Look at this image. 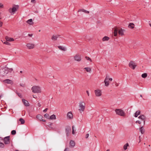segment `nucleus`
<instances>
[{
  "instance_id": "f257e3e1",
  "label": "nucleus",
  "mask_w": 151,
  "mask_h": 151,
  "mask_svg": "<svg viewBox=\"0 0 151 151\" xmlns=\"http://www.w3.org/2000/svg\"><path fill=\"white\" fill-rule=\"evenodd\" d=\"M125 31V30L124 29H123L122 28L119 29L117 27H116L114 28L113 32L114 35L115 36H116L117 35V33L118 32L119 34V35L123 36L124 35V32Z\"/></svg>"
},
{
  "instance_id": "f03ea898",
  "label": "nucleus",
  "mask_w": 151,
  "mask_h": 151,
  "mask_svg": "<svg viewBox=\"0 0 151 151\" xmlns=\"http://www.w3.org/2000/svg\"><path fill=\"white\" fill-rule=\"evenodd\" d=\"M33 92L34 93H40L41 92L40 87L38 86H34L31 88Z\"/></svg>"
},
{
  "instance_id": "7ed1b4c3",
  "label": "nucleus",
  "mask_w": 151,
  "mask_h": 151,
  "mask_svg": "<svg viewBox=\"0 0 151 151\" xmlns=\"http://www.w3.org/2000/svg\"><path fill=\"white\" fill-rule=\"evenodd\" d=\"M79 108H80L78 110L81 113L82 112L84 111L85 108V104L83 101L80 102L79 103Z\"/></svg>"
},
{
  "instance_id": "20e7f679",
  "label": "nucleus",
  "mask_w": 151,
  "mask_h": 151,
  "mask_svg": "<svg viewBox=\"0 0 151 151\" xmlns=\"http://www.w3.org/2000/svg\"><path fill=\"white\" fill-rule=\"evenodd\" d=\"M8 73V71L6 69H2L0 70V77H3L6 76Z\"/></svg>"
},
{
  "instance_id": "39448f33",
  "label": "nucleus",
  "mask_w": 151,
  "mask_h": 151,
  "mask_svg": "<svg viewBox=\"0 0 151 151\" xmlns=\"http://www.w3.org/2000/svg\"><path fill=\"white\" fill-rule=\"evenodd\" d=\"M116 114L122 116H124L125 115V113L123 110L121 109H116L115 110Z\"/></svg>"
},
{
  "instance_id": "423d86ee",
  "label": "nucleus",
  "mask_w": 151,
  "mask_h": 151,
  "mask_svg": "<svg viewBox=\"0 0 151 151\" xmlns=\"http://www.w3.org/2000/svg\"><path fill=\"white\" fill-rule=\"evenodd\" d=\"M65 131L66 136L68 137L71 131V127L69 126H66L65 127Z\"/></svg>"
},
{
  "instance_id": "0eeeda50",
  "label": "nucleus",
  "mask_w": 151,
  "mask_h": 151,
  "mask_svg": "<svg viewBox=\"0 0 151 151\" xmlns=\"http://www.w3.org/2000/svg\"><path fill=\"white\" fill-rule=\"evenodd\" d=\"M10 136H8L5 137L3 140L4 144L6 145L9 144L10 143Z\"/></svg>"
},
{
  "instance_id": "6e6552de",
  "label": "nucleus",
  "mask_w": 151,
  "mask_h": 151,
  "mask_svg": "<svg viewBox=\"0 0 151 151\" xmlns=\"http://www.w3.org/2000/svg\"><path fill=\"white\" fill-rule=\"evenodd\" d=\"M19 8V6L18 5H14V6H13V8L12 9H11V8H10L9 9V11L11 13V12H10V10H12V13H14L16 11H17V9H18Z\"/></svg>"
},
{
  "instance_id": "1a4fd4ad",
  "label": "nucleus",
  "mask_w": 151,
  "mask_h": 151,
  "mask_svg": "<svg viewBox=\"0 0 151 151\" xmlns=\"http://www.w3.org/2000/svg\"><path fill=\"white\" fill-rule=\"evenodd\" d=\"M129 65V67L133 69H134L137 66L136 65L134 64V63L132 61H131L130 62Z\"/></svg>"
},
{
  "instance_id": "9d476101",
  "label": "nucleus",
  "mask_w": 151,
  "mask_h": 151,
  "mask_svg": "<svg viewBox=\"0 0 151 151\" xmlns=\"http://www.w3.org/2000/svg\"><path fill=\"white\" fill-rule=\"evenodd\" d=\"M109 76L107 75H106L104 81V83H105V86H108L109 85V83L108 81Z\"/></svg>"
},
{
  "instance_id": "9b49d317",
  "label": "nucleus",
  "mask_w": 151,
  "mask_h": 151,
  "mask_svg": "<svg viewBox=\"0 0 151 151\" xmlns=\"http://www.w3.org/2000/svg\"><path fill=\"white\" fill-rule=\"evenodd\" d=\"M74 59L75 60L78 62H79L81 60V58L80 55H76L74 57Z\"/></svg>"
},
{
  "instance_id": "f8f14e48",
  "label": "nucleus",
  "mask_w": 151,
  "mask_h": 151,
  "mask_svg": "<svg viewBox=\"0 0 151 151\" xmlns=\"http://www.w3.org/2000/svg\"><path fill=\"white\" fill-rule=\"evenodd\" d=\"M138 118L143 121L144 125L146 117L144 115H141L138 117Z\"/></svg>"
},
{
  "instance_id": "ddd939ff",
  "label": "nucleus",
  "mask_w": 151,
  "mask_h": 151,
  "mask_svg": "<svg viewBox=\"0 0 151 151\" xmlns=\"http://www.w3.org/2000/svg\"><path fill=\"white\" fill-rule=\"evenodd\" d=\"M27 46L29 49L33 48L35 47V45L31 43H28L27 45Z\"/></svg>"
},
{
  "instance_id": "4468645a",
  "label": "nucleus",
  "mask_w": 151,
  "mask_h": 151,
  "mask_svg": "<svg viewBox=\"0 0 151 151\" xmlns=\"http://www.w3.org/2000/svg\"><path fill=\"white\" fill-rule=\"evenodd\" d=\"M95 93L96 96H101V91L99 90H96L95 91Z\"/></svg>"
},
{
  "instance_id": "2eb2a0df",
  "label": "nucleus",
  "mask_w": 151,
  "mask_h": 151,
  "mask_svg": "<svg viewBox=\"0 0 151 151\" xmlns=\"http://www.w3.org/2000/svg\"><path fill=\"white\" fill-rule=\"evenodd\" d=\"M3 82L6 83L8 84H12L13 83V81L11 80H10L9 79H6L4 81H3Z\"/></svg>"
},
{
  "instance_id": "dca6fc26",
  "label": "nucleus",
  "mask_w": 151,
  "mask_h": 151,
  "mask_svg": "<svg viewBox=\"0 0 151 151\" xmlns=\"http://www.w3.org/2000/svg\"><path fill=\"white\" fill-rule=\"evenodd\" d=\"M22 101L24 105L25 106H29V104L28 102L27 101L25 100V99H22Z\"/></svg>"
},
{
  "instance_id": "f3484780",
  "label": "nucleus",
  "mask_w": 151,
  "mask_h": 151,
  "mask_svg": "<svg viewBox=\"0 0 151 151\" xmlns=\"http://www.w3.org/2000/svg\"><path fill=\"white\" fill-rule=\"evenodd\" d=\"M67 116L69 119H71L73 118V115L71 112L70 111L68 113Z\"/></svg>"
},
{
  "instance_id": "a211bd4d",
  "label": "nucleus",
  "mask_w": 151,
  "mask_h": 151,
  "mask_svg": "<svg viewBox=\"0 0 151 151\" xmlns=\"http://www.w3.org/2000/svg\"><path fill=\"white\" fill-rule=\"evenodd\" d=\"M70 147H74L75 143L74 141L71 140L70 141Z\"/></svg>"
},
{
  "instance_id": "6ab92c4d",
  "label": "nucleus",
  "mask_w": 151,
  "mask_h": 151,
  "mask_svg": "<svg viewBox=\"0 0 151 151\" xmlns=\"http://www.w3.org/2000/svg\"><path fill=\"white\" fill-rule=\"evenodd\" d=\"M5 38L6 40L8 41L11 42L14 41V39L13 38L9 37L7 36L5 37Z\"/></svg>"
},
{
  "instance_id": "aec40b11",
  "label": "nucleus",
  "mask_w": 151,
  "mask_h": 151,
  "mask_svg": "<svg viewBox=\"0 0 151 151\" xmlns=\"http://www.w3.org/2000/svg\"><path fill=\"white\" fill-rule=\"evenodd\" d=\"M59 35H53L51 38V39L53 40H57V39L59 37Z\"/></svg>"
},
{
  "instance_id": "412c9836",
  "label": "nucleus",
  "mask_w": 151,
  "mask_h": 151,
  "mask_svg": "<svg viewBox=\"0 0 151 151\" xmlns=\"http://www.w3.org/2000/svg\"><path fill=\"white\" fill-rule=\"evenodd\" d=\"M84 12L88 14L89 13V12L88 11H87L86 10H85L83 9H80L78 11V12Z\"/></svg>"
},
{
  "instance_id": "4be33fe9",
  "label": "nucleus",
  "mask_w": 151,
  "mask_h": 151,
  "mask_svg": "<svg viewBox=\"0 0 151 151\" xmlns=\"http://www.w3.org/2000/svg\"><path fill=\"white\" fill-rule=\"evenodd\" d=\"M134 24L133 23H130L128 25V27L131 29H133L134 28Z\"/></svg>"
},
{
  "instance_id": "5701e85b",
  "label": "nucleus",
  "mask_w": 151,
  "mask_h": 151,
  "mask_svg": "<svg viewBox=\"0 0 151 151\" xmlns=\"http://www.w3.org/2000/svg\"><path fill=\"white\" fill-rule=\"evenodd\" d=\"M27 23L30 25H32L33 24V22L32 21V19H30L28 20L27 21Z\"/></svg>"
},
{
  "instance_id": "b1692460",
  "label": "nucleus",
  "mask_w": 151,
  "mask_h": 151,
  "mask_svg": "<svg viewBox=\"0 0 151 151\" xmlns=\"http://www.w3.org/2000/svg\"><path fill=\"white\" fill-rule=\"evenodd\" d=\"M140 114V111L139 110L137 111L135 113L134 116L135 117H137Z\"/></svg>"
},
{
  "instance_id": "393cba45",
  "label": "nucleus",
  "mask_w": 151,
  "mask_h": 151,
  "mask_svg": "<svg viewBox=\"0 0 151 151\" xmlns=\"http://www.w3.org/2000/svg\"><path fill=\"white\" fill-rule=\"evenodd\" d=\"M139 130L142 134H143L145 132L143 126H142L139 128Z\"/></svg>"
},
{
  "instance_id": "a878e982",
  "label": "nucleus",
  "mask_w": 151,
  "mask_h": 151,
  "mask_svg": "<svg viewBox=\"0 0 151 151\" xmlns=\"http://www.w3.org/2000/svg\"><path fill=\"white\" fill-rule=\"evenodd\" d=\"M6 66H5V68H6V70L8 71V73L9 72L11 73L13 70V69L12 68H9L8 67H6Z\"/></svg>"
},
{
  "instance_id": "bb28decb",
  "label": "nucleus",
  "mask_w": 151,
  "mask_h": 151,
  "mask_svg": "<svg viewBox=\"0 0 151 151\" xmlns=\"http://www.w3.org/2000/svg\"><path fill=\"white\" fill-rule=\"evenodd\" d=\"M42 117V116L40 114H38L36 116V118L40 120V121H41Z\"/></svg>"
},
{
  "instance_id": "cd10ccee",
  "label": "nucleus",
  "mask_w": 151,
  "mask_h": 151,
  "mask_svg": "<svg viewBox=\"0 0 151 151\" xmlns=\"http://www.w3.org/2000/svg\"><path fill=\"white\" fill-rule=\"evenodd\" d=\"M58 47L59 49L62 50L64 51L66 50V49L64 47H63L62 46H58Z\"/></svg>"
},
{
  "instance_id": "c85d7f7f",
  "label": "nucleus",
  "mask_w": 151,
  "mask_h": 151,
  "mask_svg": "<svg viewBox=\"0 0 151 151\" xmlns=\"http://www.w3.org/2000/svg\"><path fill=\"white\" fill-rule=\"evenodd\" d=\"M109 37L107 36L104 37L102 39V40L103 41H108L109 40Z\"/></svg>"
},
{
  "instance_id": "c756f323",
  "label": "nucleus",
  "mask_w": 151,
  "mask_h": 151,
  "mask_svg": "<svg viewBox=\"0 0 151 151\" xmlns=\"http://www.w3.org/2000/svg\"><path fill=\"white\" fill-rule=\"evenodd\" d=\"M49 119H56V116L54 114L50 116Z\"/></svg>"
},
{
  "instance_id": "7c9ffc66",
  "label": "nucleus",
  "mask_w": 151,
  "mask_h": 151,
  "mask_svg": "<svg viewBox=\"0 0 151 151\" xmlns=\"http://www.w3.org/2000/svg\"><path fill=\"white\" fill-rule=\"evenodd\" d=\"M129 146L128 143H127L123 147V148L124 150H126L127 149V147Z\"/></svg>"
},
{
  "instance_id": "2f4dec72",
  "label": "nucleus",
  "mask_w": 151,
  "mask_h": 151,
  "mask_svg": "<svg viewBox=\"0 0 151 151\" xmlns=\"http://www.w3.org/2000/svg\"><path fill=\"white\" fill-rule=\"evenodd\" d=\"M147 73H143L142 75L141 76L142 78H145L146 77H147Z\"/></svg>"
},
{
  "instance_id": "473e14b6",
  "label": "nucleus",
  "mask_w": 151,
  "mask_h": 151,
  "mask_svg": "<svg viewBox=\"0 0 151 151\" xmlns=\"http://www.w3.org/2000/svg\"><path fill=\"white\" fill-rule=\"evenodd\" d=\"M19 121L21 122V124H23L25 122L24 120L22 118L19 119Z\"/></svg>"
},
{
  "instance_id": "72a5a7b5",
  "label": "nucleus",
  "mask_w": 151,
  "mask_h": 151,
  "mask_svg": "<svg viewBox=\"0 0 151 151\" xmlns=\"http://www.w3.org/2000/svg\"><path fill=\"white\" fill-rule=\"evenodd\" d=\"M5 147V145L4 143L0 142V148H4Z\"/></svg>"
},
{
  "instance_id": "f704fd0d",
  "label": "nucleus",
  "mask_w": 151,
  "mask_h": 151,
  "mask_svg": "<svg viewBox=\"0 0 151 151\" xmlns=\"http://www.w3.org/2000/svg\"><path fill=\"white\" fill-rule=\"evenodd\" d=\"M84 69H85L86 71L88 72H90L91 70V68H90L86 67L84 68Z\"/></svg>"
},
{
  "instance_id": "c9c22d12",
  "label": "nucleus",
  "mask_w": 151,
  "mask_h": 151,
  "mask_svg": "<svg viewBox=\"0 0 151 151\" xmlns=\"http://www.w3.org/2000/svg\"><path fill=\"white\" fill-rule=\"evenodd\" d=\"M3 43H4V44H6V45H10V43L9 42H8V41H7L6 40V41H5Z\"/></svg>"
},
{
  "instance_id": "e433bc0d",
  "label": "nucleus",
  "mask_w": 151,
  "mask_h": 151,
  "mask_svg": "<svg viewBox=\"0 0 151 151\" xmlns=\"http://www.w3.org/2000/svg\"><path fill=\"white\" fill-rule=\"evenodd\" d=\"M16 131L15 130H13L11 131V134H12L14 135L16 134Z\"/></svg>"
},
{
  "instance_id": "4c0bfd02",
  "label": "nucleus",
  "mask_w": 151,
  "mask_h": 151,
  "mask_svg": "<svg viewBox=\"0 0 151 151\" xmlns=\"http://www.w3.org/2000/svg\"><path fill=\"white\" fill-rule=\"evenodd\" d=\"M44 117L47 119H49V115L47 114H45L44 115Z\"/></svg>"
},
{
  "instance_id": "58836bf2",
  "label": "nucleus",
  "mask_w": 151,
  "mask_h": 151,
  "mask_svg": "<svg viewBox=\"0 0 151 151\" xmlns=\"http://www.w3.org/2000/svg\"><path fill=\"white\" fill-rule=\"evenodd\" d=\"M86 59L87 60H89L91 62H92V60L89 57L87 56H86L85 57Z\"/></svg>"
},
{
  "instance_id": "ea45409f",
  "label": "nucleus",
  "mask_w": 151,
  "mask_h": 151,
  "mask_svg": "<svg viewBox=\"0 0 151 151\" xmlns=\"http://www.w3.org/2000/svg\"><path fill=\"white\" fill-rule=\"evenodd\" d=\"M74 127V126H72V130H72V134H74L75 133L74 129H73Z\"/></svg>"
},
{
  "instance_id": "a19ab883",
  "label": "nucleus",
  "mask_w": 151,
  "mask_h": 151,
  "mask_svg": "<svg viewBox=\"0 0 151 151\" xmlns=\"http://www.w3.org/2000/svg\"><path fill=\"white\" fill-rule=\"evenodd\" d=\"M17 94L20 98H22V95L20 93H18Z\"/></svg>"
},
{
  "instance_id": "79ce46f5",
  "label": "nucleus",
  "mask_w": 151,
  "mask_h": 151,
  "mask_svg": "<svg viewBox=\"0 0 151 151\" xmlns=\"http://www.w3.org/2000/svg\"><path fill=\"white\" fill-rule=\"evenodd\" d=\"M136 123H138L139 124H141V122L139 120H137L136 122Z\"/></svg>"
},
{
  "instance_id": "37998d69",
  "label": "nucleus",
  "mask_w": 151,
  "mask_h": 151,
  "mask_svg": "<svg viewBox=\"0 0 151 151\" xmlns=\"http://www.w3.org/2000/svg\"><path fill=\"white\" fill-rule=\"evenodd\" d=\"M89 136V134H87L85 136V138H87Z\"/></svg>"
},
{
  "instance_id": "c03bdc74",
  "label": "nucleus",
  "mask_w": 151,
  "mask_h": 151,
  "mask_svg": "<svg viewBox=\"0 0 151 151\" xmlns=\"http://www.w3.org/2000/svg\"><path fill=\"white\" fill-rule=\"evenodd\" d=\"M48 108H46L44 110H43V112H46L48 110Z\"/></svg>"
},
{
  "instance_id": "a18cd8bd",
  "label": "nucleus",
  "mask_w": 151,
  "mask_h": 151,
  "mask_svg": "<svg viewBox=\"0 0 151 151\" xmlns=\"http://www.w3.org/2000/svg\"><path fill=\"white\" fill-rule=\"evenodd\" d=\"M3 7V5L1 3H0V8H2Z\"/></svg>"
},
{
  "instance_id": "49530a36",
  "label": "nucleus",
  "mask_w": 151,
  "mask_h": 151,
  "mask_svg": "<svg viewBox=\"0 0 151 151\" xmlns=\"http://www.w3.org/2000/svg\"><path fill=\"white\" fill-rule=\"evenodd\" d=\"M32 96H33V97L35 99H37V96L35 95H32Z\"/></svg>"
},
{
  "instance_id": "de8ad7c7",
  "label": "nucleus",
  "mask_w": 151,
  "mask_h": 151,
  "mask_svg": "<svg viewBox=\"0 0 151 151\" xmlns=\"http://www.w3.org/2000/svg\"><path fill=\"white\" fill-rule=\"evenodd\" d=\"M37 105H38V106L39 107H40V106H41V104H40V103L39 102V103H38V104H37Z\"/></svg>"
},
{
  "instance_id": "09e8293b",
  "label": "nucleus",
  "mask_w": 151,
  "mask_h": 151,
  "mask_svg": "<svg viewBox=\"0 0 151 151\" xmlns=\"http://www.w3.org/2000/svg\"><path fill=\"white\" fill-rule=\"evenodd\" d=\"M86 93H87L88 96H89V93L88 91H86Z\"/></svg>"
},
{
  "instance_id": "8fccbe9b",
  "label": "nucleus",
  "mask_w": 151,
  "mask_h": 151,
  "mask_svg": "<svg viewBox=\"0 0 151 151\" xmlns=\"http://www.w3.org/2000/svg\"><path fill=\"white\" fill-rule=\"evenodd\" d=\"M20 86H22V87H24V84H22V83H20Z\"/></svg>"
},
{
  "instance_id": "3c124183",
  "label": "nucleus",
  "mask_w": 151,
  "mask_h": 151,
  "mask_svg": "<svg viewBox=\"0 0 151 151\" xmlns=\"http://www.w3.org/2000/svg\"><path fill=\"white\" fill-rule=\"evenodd\" d=\"M33 34H28V36H29L30 37H32V36Z\"/></svg>"
},
{
  "instance_id": "603ef678",
  "label": "nucleus",
  "mask_w": 151,
  "mask_h": 151,
  "mask_svg": "<svg viewBox=\"0 0 151 151\" xmlns=\"http://www.w3.org/2000/svg\"><path fill=\"white\" fill-rule=\"evenodd\" d=\"M112 80V78H109V79H108V81H111Z\"/></svg>"
},
{
  "instance_id": "864d4df0",
  "label": "nucleus",
  "mask_w": 151,
  "mask_h": 151,
  "mask_svg": "<svg viewBox=\"0 0 151 151\" xmlns=\"http://www.w3.org/2000/svg\"><path fill=\"white\" fill-rule=\"evenodd\" d=\"M31 2L32 3H35V0H31Z\"/></svg>"
},
{
  "instance_id": "5fc2aeb1",
  "label": "nucleus",
  "mask_w": 151,
  "mask_h": 151,
  "mask_svg": "<svg viewBox=\"0 0 151 151\" xmlns=\"http://www.w3.org/2000/svg\"><path fill=\"white\" fill-rule=\"evenodd\" d=\"M34 13H38V11L36 10V11H34Z\"/></svg>"
},
{
  "instance_id": "6e6d98bb",
  "label": "nucleus",
  "mask_w": 151,
  "mask_h": 151,
  "mask_svg": "<svg viewBox=\"0 0 151 151\" xmlns=\"http://www.w3.org/2000/svg\"><path fill=\"white\" fill-rule=\"evenodd\" d=\"M2 24V22L0 21V27H1Z\"/></svg>"
},
{
  "instance_id": "4d7b16f0",
  "label": "nucleus",
  "mask_w": 151,
  "mask_h": 151,
  "mask_svg": "<svg viewBox=\"0 0 151 151\" xmlns=\"http://www.w3.org/2000/svg\"><path fill=\"white\" fill-rule=\"evenodd\" d=\"M141 137H140V136H139V142H140V141H141Z\"/></svg>"
},
{
  "instance_id": "13d9d810",
  "label": "nucleus",
  "mask_w": 151,
  "mask_h": 151,
  "mask_svg": "<svg viewBox=\"0 0 151 151\" xmlns=\"http://www.w3.org/2000/svg\"><path fill=\"white\" fill-rule=\"evenodd\" d=\"M0 140H3V138L0 137Z\"/></svg>"
},
{
  "instance_id": "bf43d9fd",
  "label": "nucleus",
  "mask_w": 151,
  "mask_h": 151,
  "mask_svg": "<svg viewBox=\"0 0 151 151\" xmlns=\"http://www.w3.org/2000/svg\"><path fill=\"white\" fill-rule=\"evenodd\" d=\"M41 121H43V122H45V120L44 119H42L41 120Z\"/></svg>"
},
{
  "instance_id": "052dcab7",
  "label": "nucleus",
  "mask_w": 151,
  "mask_h": 151,
  "mask_svg": "<svg viewBox=\"0 0 151 151\" xmlns=\"http://www.w3.org/2000/svg\"><path fill=\"white\" fill-rule=\"evenodd\" d=\"M51 128L53 130H55L54 128H53L52 127H51Z\"/></svg>"
},
{
  "instance_id": "680f3d73",
  "label": "nucleus",
  "mask_w": 151,
  "mask_h": 151,
  "mask_svg": "<svg viewBox=\"0 0 151 151\" xmlns=\"http://www.w3.org/2000/svg\"><path fill=\"white\" fill-rule=\"evenodd\" d=\"M20 73H22V71H20Z\"/></svg>"
},
{
  "instance_id": "e2e57ef3",
  "label": "nucleus",
  "mask_w": 151,
  "mask_h": 151,
  "mask_svg": "<svg viewBox=\"0 0 151 151\" xmlns=\"http://www.w3.org/2000/svg\"><path fill=\"white\" fill-rule=\"evenodd\" d=\"M149 25H150V26L151 27V23H150Z\"/></svg>"
},
{
  "instance_id": "0e129e2a",
  "label": "nucleus",
  "mask_w": 151,
  "mask_h": 151,
  "mask_svg": "<svg viewBox=\"0 0 151 151\" xmlns=\"http://www.w3.org/2000/svg\"><path fill=\"white\" fill-rule=\"evenodd\" d=\"M106 151H110V150L109 149H108Z\"/></svg>"
},
{
  "instance_id": "69168bd1",
  "label": "nucleus",
  "mask_w": 151,
  "mask_h": 151,
  "mask_svg": "<svg viewBox=\"0 0 151 151\" xmlns=\"http://www.w3.org/2000/svg\"><path fill=\"white\" fill-rule=\"evenodd\" d=\"M140 96L141 97H142V95H140Z\"/></svg>"
},
{
  "instance_id": "338daca9",
  "label": "nucleus",
  "mask_w": 151,
  "mask_h": 151,
  "mask_svg": "<svg viewBox=\"0 0 151 151\" xmlns=\"http://www.w3.org/2000/svg\"><path fill=\"white\" fill-rule=\"evenodd\" d=\"M1 96L0 95V99L1 98Z\"/></svg>"
},
{
  "instance_id": "774afa93",
  "label": "nucleus",
  "mask_w": 151,
  "mask_h": 151,
  "mask_svg": "<svg viewBox=\"0 0 151 151\" xmlns=\"http://www.w3.org/2000/svg\"><path fill=\"white\" fill-rule=\"evenodd\" d=\"M150 145H149V147H150Z\"/></svg>"
}]
</instances>
